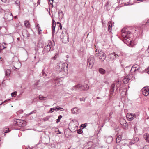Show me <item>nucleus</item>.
<instances>
[{
	"label": "nucleus",
	"mask_w": 149,
	"mask_h": 149,
	"mask_svg": "<svg viewBox=\"0 0 149 149\" xmlns=\"http://www.w3.org/2000/svg\"><path fill=\"white\" fill-rule=\"evenodd\" d=\"M122 36L124 38L123 42L128 45H132L133 44L132 36L130 31H127V29L124 28L122 30Z\"/></svg>",
	"instance_id": "f257e3e1"
},
{
	"label": "nucleus",
	"mask_w": 149,
	"mask_h": 149,
	"mask_svg": "<svg viewBox=\"0 0 149 149\" xmlns=\"http://www.w3.org/2000/svg\"><path fill=\"white\" fill-rule=\"evenodd\" d=\"M77 132L79 134H81L82 133L83 131L81 129H79L77 130Z\"/></svg>",
	"instance_id": "4c0bfd02"
},
{
	"label": "nucleus",
	"mask_w": 149,
	"mask_h": 149,
	"mask_svg": "<svg viewBox=\"0 0 149 149\" xmlns=\"http://www.w3.org/2000/svg\"><path fill=\"white\" fill-rule=\"evenodd\" d=\"M24 25L26 27H28L29 26V22L28 21H26L24 22Z\"/></svg>",
	"instance_id": "c756f323"
},
{
	"label": "nucleus",
	"mask_w": 149,
	"mask_h": 149,
	"mask_svg": "<svg viewBox=\"0 0 149 149\" xmlns=\"http://www.w3.org/2000/svg\"><path fill=\"white\" fill-rule=\"evenodd\" d=\"M14 18L15 19H17V16H15L14 17Z\"/></svg>",
	"instance_id": "13d9d810"
},
{
	"label": "nucleus",
	"mask_w": 149,
	"mask_h": 149,
	"mask_svg": "<svg viewBox=\"0 0 149 149\" xmlns=\"http://www.w3.org/2000/svg\"><path fill=\"white\" fill-rule=\"evenodd\" d=\"M120 123L121 125H123L124 123H126V122L125 120L123 118H121L120 120Z\"/></svg>",
	"instance_id": "393cba45"
},
{
	"label": "nucleus",
	"mask_w": 149,
	"mask_h": 149,
	"mask_svg": "<svg viewBox=\"0 0 149 149\" xmlns=\"http://www.w3.org/2000/svg\"><path fill=\"white\" fill-rule=\"evenodd\" d=\"M17 92L15 91L11 94V95L12 97H15L17 95Z\"/></svg>",
	"instance_id": "2f4dec72"
},
{
	"label": "nucleus",
	"mask_w": 149,
	"mask_h": 149,
	"mask_svg": "<svg viewBox=\"0 0 149 149\" xmlns=\"http://www.w3.org/2000/svg\"><path fill=\"white\" fill-rule=\"evenodd\" d=\"M82 125H83V126H82L84 128H85L86 126V125L85 124H82Z\"/></svg>",
	"instance_id": "3c124183"
},
{
	"label": "nucleus",
	"mask_w": 149,
	"mask_h": 149,
	"mask_svg": "<svg viewBox=\"0 0 149 149\" xmlns=\"http://www.w3.org/2000/svg\"><path fill=\"white\" fill-rule=\"evenodd\" d=\"M118 54L113 53L110 54L108 56V58L110 61H113L116 59L117 57H118Z\"/></svg>",
	"instance_id": "9d476101"
},
{
	"label": "nucleus",
	"mask_w": 149,
	"mask_h": 149,
	"mask_svg": "<svg viewBox=\"0 0 149 149\" xmlns=\"http://www.w3.org/2000/svg\"><path fill=\"white\" fill-rule=\"evenodd\" d=\"M121 136H118L116 138V141L117 143H119L121 141Z\"/></svg>",
	"instance_id": "a878e982"
},
{
	"label": "nucleus",
	"mask_w": 149,
	"mask_h": 149,
	"mask_svg": "<svg viewBox=\"0 0 149 149\" xmlns=\"http://www.w3.org/2000/svg\"><path fill=\"white\" fill-rule=\"evenodd\" d=\"M60 23L59 22H57V24H59L60 25Z\"/></svg>",
	"instance_id": "052dcab7"
},
{
	"label": "nucleus",
	"mask_w": 149,
	"mask_h": 149,
	"mask_svg": "<svg viewBox=\"0 0 149 149\" xmlns=\"http://www.w3.org/2000/svg\"><path fill=\"white\" fill-rule=\"evenodd\" d=\"M56 25V22L54 20H52V33L53 34L55 32V27Z\"/></svg>",
	"instance_id": "6ab92c4d"
},
{
	"label": "nucleus",
	"mask_w": 149,
	"mask_h": 149,
	"mask_svg": "<svg viewBox=\"0 0 149 149\" xmlns=\"http://www.w3.org/2000/svg\"><path fill=\"white\" fill-rule=\"evenodd\" d=\"M85 99L84 98H80V100L81 101H85Z\"/></svg>",
	"instance_id": "a18cd8bd"
},
{
	"label": "nucleus",
	"mask_w": 149,
	"mask_h": 149,
	"mask_svg": "<svg viewBox=\"0 0 149 149\" xmlns=\"http://www.w3.org/2000/svg\"><path fill=\"white\" fill-rule=\"evenodd\" d=\"M72 113L74 114H77L79 112V110L77 107L71 109Z\"/></svg>",
	"instance_id": "a211bd4d"
},
{
	"label": "nucleus",
	"mask_w": 149,
	"mask_h": 149,
	"mask_svg": "<svg viewBox=\"0 0 149 149\" xmlns=\"http://www.w3.org/2000/svg\"><path fill=\"white\" fill-rule=\"evenodd\" d=\"M95 59L93 56H91L88 59L87 65L90 68H92L94 63Z\"/></svg>",
	"instance_id": "0eeeda50"
},
{
	"label": "nucleus",
	"mask_w": 149,
	"mask_h": 149,
	"mask_svg": "<svg viewBox=\"0 0 149 149\" xmlns=\"http://www.w3.org/2000/svg\"><path fill=\"white\" fill-rule=\"evenodd\" d=\"M112 27V24L111 22H108V29L109 31H111V29Z\"/></svg>",
	"instance_id": "4be33fe9"
},
{
	"label": "nucleus",
	"mask_w": 149,
	"mask_h": 149,
	"mask_svg": "<svg viewBox=\"0 0 149 149\" xmlns=\"http://www.w3.org/2000/svg\"><path fill=\"white\" fill-rule=\"evenodd\" d=\"M61 134V132H60L59 130H58V134Z\"/></svg>",
	"instance_id": "6e6d98bb"
},
{
	"label": "nucleus",
	"mask_w": 149,
	"mask_h": 149,
	"mask_svg": "<svg viewBox=\"0 0 149 149\" xmlns=\"http://www.w3.org/2000/svg\"><path fill=\"white\" fill-rule=\"evenodd\" d=\"M6 44L4 43H2V44L1 45V46H2V47H3V49L5 48H6L5 47V45Z\"/></svg>",
	"instance_id": "c03bdc74"
},
{
	"label": "nucleus",
	"mask_w": 149,
	"mask_h": 149,
	"mask_svg": "<svg viewBox=\"0 0 149 149\" xmlns=\"http://www.w3.org/2000/svg\"><path fill=\"white\" fill-rule=\"evenodd\" d=\"M39 99L41 100H44L46 99V97L43 96H40Z\"/></svg>",
	"instance_id": "f704fd0d"
},
{
	"label": "nucleus",
	"mask_w": 149,
	"mask_h": 149,
	"mask_svg": "<svg viewBox=\"0 0 149 149\" xmlns=\"http://www.w3.org/2000/svg\"><path fill=\"white\" fill-rule=\"evenodd\" d=\"M4 18L7 21H10L13 19V16L10 13H6L5 14Z\"/></svg>",
	"instance_id": "1a4fd4ad"
},
{
	"label": "nucleus",
	"mask_w": 149,
	"mask_h": 149,
	"mask_svg": "<svg viewBox=\"0 0 149 149\" xmlns=\"http://www.w3.org/2000/svg\"><path fill=\"white\" fill-rule=\"evenodd\" d=\"M41 75H42V76H43V75H44L43 74V72H42V74H41Z\"/></svg>",
	"instance_id": "338daca9"
},
{
	"label": "nucleus",
	"mask_w": 149,
	"mask_h": 149,
	"mask_svg": "<svg viewBox=\"0 0 149 149\" xmlns=\"http://www.w3.org/2000/svg\"><path fill=\"white\" fill-rule=\"evenodd\" d=\"M4 103L3 102H2L0 104V105Z\"/></svg>",
	"instance_id": "e2e57ef3"
},
{
	"label": "nucleus",
	"mask_w": 149,
	"mask_h": 149,
	"mask_svg": "<svg viewBox=\"0 0 149 149\" xmlns=\"http://www.w3.org/2000/svg\"><path fill=\"white\" fill-rule=\"evenodd\" d=\"M115 87V84H112L111 86V89L110 90V94L111 95L110 97L111 98H112L113 97V96L112 95L113 94Z\"/></svg>",
	"instance_id": "dca6fc26"
},
{
	"label": "nucleus",
	"mask_w": 149,
	"mask_h": 149,
	"mask_svg": "<svg viewBox=\"0 0 149 149\" xmlns=\"http://www.w3.org/2000/svg\"><path fill=\"white\" fill-rule=\"evenodd\" d=\"M54 111H58L59 110H60L61 111H63L64 110V109L61 107H55L54 108Z\"/></svg>",
	"instance_id": "bb28decb"
},
{
	"label": "nucleus",
	"mask_w": 149,
	"mask_h": 149,
	"mask_svg": "<svg viewBox=\"0 0 149 149\" xmlns=\"http://www.w3.org/2000/svg\"><path fill=\"white\" fill-rule=\"evenodd\" d=\"M112 140L113 138L112 136H108L106 139V141L108 143H110L112 142Z\"/></svg>",
	"instance_id": "aec40b11"
},
{
	"label": "nucleus",
	"mask_w": 149,
	"mask_h": 149,
	"mask_svg": "<svg viewBox=\"0 0 149 149\" xmlns=\"http://www.w3.org/2000/svg\"><path fill=\"white\" fill-rule=\"evenodd\" d=\"M17 27H19L20 28H22L21 24L20 22H19L17 24Z\"/></svg>",
	"instance_id": "58836bf2"
},
{
	"label": "nucleus",
	"mask_w": 149,
	"mask_h": 149,
	"mask_svg": "<svg viewBox=\"0 0 149 149\" xmlns=\"http://www.w3.org/2000/svg\"><path fill=\"white\" fill-rule=\"evenodd\" d=\"M59 27L60 29H62V26L61 24H60Z\"/></svg>",
	"instance_id": "09e8293b"
},
{
	"label": "nucleus",
	"mask_w": 149,
	"mask_h": 149,
	"mask_svg": "<svg viewBox=\"0 0 149 149\" xmlns=\"http://www.w3.org/2000/svg\"><path fill=\"white\" fill-rule=\"evenodd\" d=\"M99 72L102 74H104L106 72L105 70L102 68H100L99 70Z\"/></svg>",
	"instance_id": "b1692460"
},
{
	"label": "nucleus",
	"mask_w": 149,
	"mask_h": 149,
	"mask_svg": "<svg viewBox=\"0 0 149 149\" xmlns=\"http://www.w3.org/2000/svg\"><path fill=\"white\" fill-rule=\"evenodd\" d=\"M3 2H5L6 1V0H1Z\"/></svg>",
	"instance_id": "4d7b16f0"
},
{
	"label": "nucleus",
	"mask_w": 149,
	"mask_h": 149,
	"mask_svg": "<svg viewBox=\"0 0 149 149\" xmlns=\"http://www.w3.org/2000/svg\"><path fill=\"white\" fill-rule=\"evenodd\" d=\"M26 149H30V148H26Z\"/></svg>",
	"instance_id": "0e129e2a"
},
{
	"label": "nucleus",
	"mask_w": 149,
	"mask_h": 149,
	"mask_svg": "<svg viewBox=\"0 0 149 149\" xmlns=\"http://www.w3.org/2000/svg\"><path fill=\"white\" fill-rule=\"evenodd\" d=\"M62 116L61 115H59L58 116V119L56 120L57 123H58L60 121V119L62 118Z\"/></svg>",
	"instance_id": "473e14b6"
},
{
	"label": "nucleus",
	"mask_w": 149,
	"mask_h": 149,
	"mask_svg": "<svg viewBox=\"0 0 149 149\" xmlns=\"http://www.w3.org/2000/svg\"><path fill=\"white\" fill-rule=\"evenodd\" d=\"M130 79H131V78H129V76H127L124 78L123 81L124 84H126L129 82Z\"/></svg>",
	"instance_id": "f3484780"
},
{
	"label": "nucleus",
	"mask_w": 149,
	"mask_h": 149,
	"mask_svg": "<svg viewBox=\"0 0 149 149\" xmlns=\"http://www.w3.org/2000/svg\"><path fill=\"white\" fill-rule=\"evenodd\" d=\"M54 111V108H51L49 112V113H51L53 112Z\"/></svg>",
	"instance_id": "ea45409f"
},
{
	"label": "nucleus",
	"mask_w": 149,
	"mask_h": 149,
	"mask_svg": "<svg viewBox=\"0 0 149 149\" xmlns=\"http://www.w3.org/2000/svg\"><path fill=\"white\" fill-rule=\"evenodd\" d=\"M9 100H5L3 102L4 103H5L7 101Z\"/></svg>",
	"instance_id": "603ef678"
},
{
	"label": "nucleus",
	"mask_w": 149,
	"mask_h": 149,
	"mask_svg": "<svg viewBox=\"0 0 149 149\" xmlns=\"http://www.w3.org/2000/svg\"><path fill=\"white\" fill-rule=\"evenodd\" d=\"M98 56L100 59H102V61L105 59L106 56L104 52L102 51H100L98 53Z\"/></svg>",
	"instance_id": "f8f14e48"
},
{
	"label": "nucleus",
	"mask_w": 149,
	"mask_h": 149,
	"mask_svg": "<svg viewBox=\"0 0 149 149\" xmlns=\"http://www.w3.org/2000/svg\"><path fill=\"white\" fill-rule=\"evenodd\" d=\"M21 64L19 61H13L12 62L11 67L13 70L19 69L21 67Z\"/></svg>",
	"instance_id": "423d86ee"
},
{
	"label": "nucleus",
	"mask_w": 149,
	"mask_h": 149,
	"mask_svg": "<svg viewBox=\"0 0 149 149\" xmlns=\"http://www.w3.org/2000/svg\"><path fill=\"white\" fill-rule=\"evenodd\" d=\"M40 27H39L38 28V32H39V34H40L41 32V29H40Z\"/></svg>",
	"instance_id": "37998d69"
},
{
	"label": "nucleus",
	"mask_w": 149,
	"mask_h": 149,
	"mask_svg": "<svg viewBox=\"0 0 149 149\" xmlns=\"http://www.w3.org/2000/svg\"><path fill=\"white\" fill-rule=\"evenodd\" d=\"M123 127L125 129H127L128 128V125L127 123H124L123 125H122Z\"/></svg>",
	"instance_id": "c85d7f7f"
},
{
	"label": "nucleus",
	"mask_w": 149,
	"mask_h": 149,
	"mask_svg": "<svg viewBox=\"0 0 149 149\" xmlns=\"http://www.w3.org/2000/svg\"><path fill=\"white\" fill-rule=\"evenodd\" d=\"M5 74L6 76H8L10 75L11 72V71L10 70L8 69L5 71Z\"/></svg>",
	"instance_id": "7c9ffc66"
},
{
	"label": "nucleus",
	"mask_w": 149,
	"mask_h": 149,
	"mask_svg": "<svg viewBox=\"0 0 149 149\" xmlns=\"http://www.w3.org/2000/svg\"><path fill=\"white\" fill-rule=\"evenodd\" d=\"M35 59H36V56H35L34 57Z\"/></svg>",
	"instance_id": "774afa93"
},
{
	"label": "nucleus",
	"mask_w": 149,
	"mask_h": 149,
	"mask_svg": "<svg viewBox=\"0 0 149 149\" xmlns=\"http://www.w3.org/2000/svg\"><path fill=\"white\" fill-rule=\"evenodd\" d=\"M72 90H78L80 91H82L84 90L83 87L82 85H78L73 87L72 88Z\"/></svg>",
	"instance_id": "9b49d317"
},
{
	"label": "nucleus",
	"mask_w": 149,
	"mask_h": 149,
	"mask_svg": "<svg viewBox=\"0 0 149 149\" xmlns=\"http://www.w3.org/2000/svg\"><path fill=\"white\" fill-rule=\"evenodd\" d=\"M144 138L146 141L149 142V135L148 134L146 133L143 135Z\"/></svg>",
	"instance_id": "412c9836"
},
{
	"label": "nucleus",
	"mask_w": 149,
	"mask_h": 149,
	"mask_svg": "<svg viewBox=\"0 0 149 149\" xmlns=\"http://www.w3.org/2000/svg\"><path fill=\"white\" fill-rule=\"evenodd\" d=\"M116 87L118 88L120 86V84L119 81H116Z\"/></svg>",
	"instance_id": "72a5a7b5"
},
{
	"label": "nucleus",
	"mask_w": 149,
	"mask_h": 149,
	"mask_svg": "<svg viewBox=\"0 0 149 149\" xmlns=\"http://www.w3.org/2000/svg\"><path fill=\"white\" fill-rule=\"evenodd\" d=\"M63 78L61 77L60 78H58L56 77H54L53 79L54 82L56 86H58L62 84V79Z\"/></svg>",
	"instance_id": "6e6552de"
},
{
	"label": "nucleus",
	"mask_w": 149,
	"mask_h": 149,
	"mask_svg": "<svg viewBox=\"0 0 149 149\" xmlns=\"http://www.w3.org/2000/svg\"><path fill=\"white\" fill-rule=\"evenodd\" d=\"M55 43L53 41L49 40L46 42L45 47L42 51L43 54L48 52L54 46Z\"/></svg>",
	"instance_id": "f03ea898"
},
{
	"label": "nucleus",
	"mask_w": 149,
	"mask_h": 149,
	"mask_svg": "<svg viewBox=\"0 0 149 149\" xmlns=\"http://www.w3.org/2000/svg\"><path fill=\"white\" fill-rule=\"evenodd\" d=\"M134 70V72L136 71H138L139 72H141V70H140V68L139 66L137 65H133L132 68L131 70Z\"/></svg>",
	"instance_id": "4468645a"
},
{
	"label": "nucleus",
	"mask_w": 149,
	"mask_h": 149,
	"mask_svg": "<svg viewBox=\"0 0 149 149\" xmlns=\"http://www.w3.org/2000/svg\"><path fill=\"white\" fill-rule=\"evenodd\" d=\"M13 124L14 125H17L20 127L25 126L26 125V122L24 120L17 119L13 121Z\"/></svg>",
	"instance_id": "39448f33"
},
{
	"label": "nucleus",
	"mask_w": 149,
	"mask_h": 149,
	"mask_svg": "<svg viewBox=\"0 0 149 149\" xmlns=\"http://www.w3.org/2000/svg\"><path fill=\"white\" fill-rule=\"evenodd\" d=\"M139 138L138 137H137L135 138L134 139V141L135 143L136 142H137L138 141H139Z\"/></svg>",
	"instance_id": "79ce46f5"
},
{
	"label": "nucleus",
	"mask_w": 149,
	"mask_h": 149,
	"mask_svg": "<svg viewBox=\"0 0 149 149\" xmlns=\"http://www.w3.org/2000/svg\"><path fill=\"white\" fill-rule=\"evenodd\" d=\"M67 66L68 65L67 63H59V65H57V67L59 68V70L60 71H63L65 74H67Z\"/></svg>",
	"instance_id": "20e7f679"
},
{
	"label": "nucleus",
	"mask_w": 149,
	"mask_h": 149,
	"mask_svg": "<svg viewBox=\"0 0 149 149\" xmlns=\"http://www.w3.org/2000/svg\"><path fill=\"white\" fill-rule=\"evenodd\" d=\"M142 93L145 96H147L149 95V88H143L142 89Z\"/></svg>",
	"instance_id": "2eb2a0df"
},
{
	"label": "nucleus",
	"mask_w": 149,
	"mask_h": 149,
	"mask_svg": "<svg viewBox=\"0 0 149 149\" xmlns=\"http://www.w3.org/2000/svg\"><path fill=\"white\" fill-rule=\"evenodd\" d=\"M50 4H51V5H52L53 4V1H50Z\"/></svg>",
	"instance_id": "8fccbe9b"
},
{
	"label": "nucleus",
	"mask_w": 149,
	"mask_h": 149,
	"mask_svg": "<svg viewBox=\"0 0 149 149\" xmlns=\"http://www.w3.org/2000/svg\"><path fill=\"white\" fill-rule=\"evenodd\" d=\"M97 99H100V97H97Z\"/></svg>",
	"instance_id": "69168bd1"
},
{
	"label": "nucleus",
	"mask_w": 149,
	"mask_h": 149,
	"mask_svg": "<svg viewBox=\"0 0 149 149\" xmlns=\"http://www.w3.org/2000/svg\"><path fill=\"white\" fill-rule=\"evenodd\" d=\"M58 15L59 16V19H62L63 16V12L62 11H59Z\"/></svg>",
	"instance_id": "5701e85b"
},
{
	"label": "nucleus",
	"mask_w": 149,
	"mask_h": 149,
	"mask_svg": "<svg viewBox=\"0 0 149 149\" xmlns=\"http://www.w3.org/2000/svg\"><path fill=\"white\" fill-rule=\"evenodd\" d=\"M36 110H34L33 111L31 112H30L28 114V115H29L33 113H36Z\"/></svg>",
	"instance_id": "e433bc0d"
},
{
	"label": "nucleus",
	"mask_w": 149,
	"mask_h": 149,
	"mask_svg": "<svg viewBox=\"0 0 149 149\" xmlns=\"http://www.w3.org/2000/svg\"><path fill=\"white\" fill-rule=\"evenodd\" d=\"M61 41L64 43H67L69 41V38L66 31L65 29H63L60 35Z\"/></svg>",
	"instance_id": "7ed1b4c3"
},
{
	"label": "nucleus",
	"mask_w": 149,
	"mask_h": 149,
	"mask_svg": "<svg viewBox=\"0 0 149 149\" xmlns=\"http://www.w3.org/2000/svg\"><path fill=\"white\" fill-rule=\"evenodd\" d=\"M15 3L16 4H17L18 6H19L20 3V1H19L18 0H17L15 1ZM19 8L20 7L19 6Z\"/></svg>",
	"instance_id": "a19ab883"
},
{
	"label": "nucleus",
	"mask_w": 149,
	"mask_h": 149,
	"mask_svg": "<svg viewBox=\"0 0 149 149\" xmlns=\"http://www.w3.org/2000/svg\"><path fill=\"white\" fill-rule=\"evenodd\" d=\"M147 52L148 53H149V47H148V49L147 50Z\"/></svg>",
	"instance_id": "864d4df0"
},
{
	"label": "nucleus",
	"mask_w": 149,
	"mask_h": 149,
	"mask_svg": "<svg viewBox=\"0 0 149 149\" xmlns=\"http://www.w3.org/2000/svg\"><path fill=\"white\" fill-rule=\"evenodd\" d=\"M9 128H6L3 131V132H4V133H7L9 132Z\"/></svg>",
	"instance_id": "c9c22d12"
},
{
	"label": "nucleus",
	"mask_w": 149,
	"mask_h": 149,
	"mask_svg": "<svg viewBox=\"0 0 149 149\" xmlns=\"http://www.w3.org/2000/svg\"><path fill=\"white\" fill-rule=\"evenodd\" d=\"M37 27H38H38H40L39 26V24H37Z\"/></svg>",
	"instance_id": "bf43d9fd"
},
{
	"label": "nucleus",
	"mask_w": 149,
	"mask_h": 149,
	"mask_svg": "<svg viewBox=\"0 0 149 149\" xmlns=\"http://www.w3.org/2000/svg\"><path fill=\"white\" fill-rule=\"evenodd\" d=\"M132 0H130V5H132L134 4V3H132Z\"/></svg>",
	"instance_id": "de8ad7c7"
},
{
	"label": "nucleus",
	"mask_w": 149,
	"mask_h": 149,
	"mask_svg": "<svg viewBox=\"0 0 149 149\" xmlns=\"http://www.w3.org/2000/svg\"><path fill=\"white\" fill-rule=\"evenodd\" d=\"M83 86L84 90H87L89 89V86L87 84H84Z\"/></svg>",
	"instance_id": "cd10ccee"
},
{
	"label": "nucleus",
	"mask_w": 149,
	"mask_h": 149,
	"mask_svg": "<svg viewBox=\"0 0 149 149\" xmlns=\"http://www.w3.org/2000/svg\"><path fill=\"white\" fill-rule=\"evenodd\" d=\"M57 54H56L55 56L54 57L52 58L55 59L56 58V56H57Z\"/></svg>",
	"instance_id": "49530a36"
},
{
	"label": "nucleus",
	"mask_w": 149,
	"mask_h": 149,
	"mask_svg": "<svg viewBox=\"0 0 149 149\" xmlns=\"http://www.w3.org/2000/svg\"><path fill=\"white\" fill-rule=\"evenodd\" d=\"M145 72H147V73L148 74H149V70L148 71H146V70H145Z\"/></svg>",
	"instance_id": "5fc2aeb1"
},
{
	"label": "nucleus",
	"mask_w": 149,
	"mask_h": 149,
	"mask_svg": "<svg viewBox=\"0 0 149 149\" xmlns=\"http://www.w3.org/2000/svg\"><path fill=\"white\" fill-rule=\"evenodd\" d=\"M19 39H20V38H17V40H19Z\"/></svg>",
	"instance_id": "680f3d73"
},
{
	"label": "nucleus",
	"mask_w": 149,
	"mask_h": 149,
	"mask_svg": "<svg viewBox=\"0 0 149 149\" xmlns=\"http://www.w3.org/2000/svg\"><path fill=\"white\" fill-rule=\"evenodd\" d=\"M127 119L129 121H131L136 117V115L135 114H132L130 113H128L126 115Z\"/></svg>",
	"instance_id": "ddd939ff"
}]
</instances>
